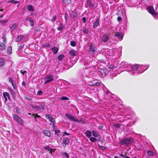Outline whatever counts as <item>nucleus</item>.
Masks as SVG:
<instances>
[{"mask_svg": "<svg viewBox=\"0 0 158 158\" xmlns=\"http://www.w3.org/2000/svg\"><path fill=\"white\" fill-rule=\"evenodd\" d=\"M147 153L148 155L150 156H153L154 155V153L153 152L150 150H148L147 151Z\"/></svg>", "mask_w": 158, "mask_h": 158, "instance_id": "nucleus-33", "label": "nucleus"}, {"mask_svg": "<svg viewBox=\"0 0 158 158\" xmlns=\"http://www.w3.org/2000/svg\"><path fill=\"white\" fill-rule=\"evenodd\" d=\"M5 60L4 59L0 58V67H1L3 66L5 63Z\"/></svg>", "mask_w": 158, "mask_h": 158, "instance_id": "nucleus-30", "label": "nucleus"}, {"mask_svg": "<svg viewBox=\"0 0 158 158\" xmlns=\"http://www.w3.org/2000/svg\"><path fill=\"white\" fill-rule=\"evenodd\" d=\"M46 116L48 119H49V120L52 123V124H53V126H54V124H55V120L52 117V115H51V114H47L46 115Z\"/></svg>", "mask_w": 158, "mask_h": 158, "instance_id": "nucleus-10", "label": "nucleus"}, {"mask_svg": "<svg viewBox=\"0 0 158 158\" xmlns=\"http://www.w3.org/2000/svg\"><path fill=\"white\" fill-rule=\"evenodd\" d=\"M119 155L123 157L124 158L125 156H126V153L125 155H123V154H119Z\"/></svg>", "mask_w": 158, "mask_h": 158, "instance_id": "nucleus-57", "label": "nucleus"}, {"mask_svg": "<svg viewBox=\"0 0 158 158\" xmlns=\"http://www.w3.org/2000/svg\"><path fill=\"white\" fill-rule=\"evenodd\" d=\"M104 126H103V125H100L99 126V129H102L103 128V127Z\"/></svg>", "mask_w": 158, "mask_h": 158, "instance_id": "nucleus-60", "label": "nucleus"}, {"mask_svg": "<svg viewBox=\"0 0 158 158\" xmlns=\"http://www.w3.org/2000/svg\"><path fill=\"white\" fill-rule=\"evenodd\" d=\"M6 46L5 43L0 42V50L3 51L6 49Z\"/></svg>", "mask_w": 158, "mask_h": 158, "instance_id": "nucleus-13", "label": "nucleus"}, {"mask_svg": "<svg viewBox=\"0 0 158 158\" xmlns=\"http://www.w3.org/2000/svg\"><path fill=\"white\" fill-rule=\"evenodd\" d=\"M76 51L75 50L73 49L71 50L69 52L70 55L72 56H75L76 55Z\"/></svg>", "mask_w": 158, "mask_h": 158, "instance_id": "nucleus-24", "label": "nucleus"}, {"mask_svg": "<svg viewBox=\"0 0 158 158\" xmlns=\"http://www.w3.org/2000/svg\"><path fill=\"white\" fill-rule=\"evenodd\" d=\"M63 28L60 27L57 28V30L59 31H61L63 30Z\"/></svg>", "mask_w": 158, "mask_h": 158, "instance_id": "nucleus-55", "label": "nucleus"}, {"mask_svg": "<svg viewBox=\"0 0 158 158\" xmlns=\"http://www.w3.org/2000/svg\"><path fill=\"white\" fill-rule=\"evenodd\" d=\"M117 67V65L115 66L114 64H111L110 65L109 67V68L111 69H114Z\"/></svg>", "mask_w": 158, "mask_h": 158, "instance_id": "nucleus-32", "label": "nucleus"}, {"mask_svg": "<svg viewBox=\"0 0 158 158\" xmlns=\"http://www.w3.org/2000/svg\"><path fill=\"white\" fill-rule=\"evenodd\" d=\"M132 139L133 138L132 137L124 138L121 140L120 142V144H121L122 145H129L131 143V141Z\"/></svg>", "mask_w": 158, "mask_h": 158, "instance_id": "nucleus-2", "label": "nucleus"}, {"mask_svg": "<svg viewBox=\"0 0 158 158\" xmlns=\"http://www.w3.org/2000/svg\"><path fill=\"white\" fill-rule=\"evenodd\" d=\"M85 34H87L89 32V30L88 29H84L82 31Z\"/></svg>", "mask_w": 158, "mask_h": 158, "instance_id": "nucleus-38", "label": "nucleus"}, {"mask_svg": "<svg viewBox=\"0 0 158 158\" xmlns=\"http://www.w3.org/2000/svg\"><path fill=\"white\" fill-rule=\"evenodd\" d=\"M43 133L44 135L46 136L50 137L51 136V133L48 130H44Z\"/></svg>", "mask_w": 158, "mask_h": 158, "instance_id": "nucleus-16", "label": "nucleus"}, {"mask_svg": "<svg viewBox=\"0 0 158 158\" xmlns=\"http://www.w3.org/2000/svg\"><path fill=\"white\" fill-rule=\"evenodd\" d=\"M9 3H13L17 4L18 3V2L16 1L15 0H10L9 2Z\"/></svg>", "mask_w": 158, "mask_h": 158, "instance_id": "nucleus-39", "label": "nucleus"}, {"mask_svg": "<svg viewBox=\"0 0 158 158\" xmlns=\"http://www.w3.org/2000/svg\"><path fill=\"white\" fill-rule=\"evenodd\" d=\"M52 50L53 51V54H56L58 51V48L55 47H54L52 48Z\"/></svg>", "mask_w": 158, "mask_h": 158, "instance_id": "nucleus-23", "label": "nucleus"}, {"mask_svg": "<svg viewBox=\"0 0 158 158\" xmlns=\"http://www.w3.org/2000/svg\"><path fill=\"white\" fill-rule=\"evenodd\" d=\"M60 99L61 100H68L69 98L65 96H62L60 98Z\"/></svg>", "mask_w": 158, "mask_h": 158, "instance_id": "nucleus-41", "label": "nucleus"}, {"mask_svg": "<svg viewBox=\"0 0 158 158\" xmlns=\"http://www.w3.org/2000/svg\"><path fill=\"white\" fill-rule=\"evenodd\" d=\"M77 17V13L76 12H73L71 14V17L73 19H75Z\"/></svg>", "mask_w": 158, "mask_h": 158, "instance_id": "nucleus-26", "label": "nucleus"}, {"mask_svg": "<svg viewBox=\"0 0 158 158\" xmlns=\"http://www.w3.org/2000/svg\"><path fill=\"white\" fill-rule=\"evenodd\" d=\"M96 140H97V139L94 137H91L90 139V141L92 142H94Z\"/></svg>", "mask_w": 158, "mask_h": 158, "instance_id": "nucleus-40", "label": "nucleus"}, {"mask_svg": "<svg viewBox=\"0 0 158 158\" xmlns=\"http://www.w3.org/2000/svg\"><path fill=\"white\" fill-rule=\"evenodd\" d=\"M42 93L43 92L42 91L39 90L38 91L37 94H38V95H41L42 94Z\"/></svg>", "mask_w": 158, "mask_h": 158, "instance_id": "nucleus-52", "label": "nucleus"}, {"mask_svg": "<svg viewBox=\"0 0 158 158\" xmlns=\"http://www.w3.org/2000/svg\"><path fill=\"white\" fill-rule=\"evenodd\" d=\"M82 19L83 21V23H85L86 22V18L85 17H83Z\"/></svg>", "mask_w": 158, "mask_h": 158, "instance_id": "nucleus-56", "label": "nucleus"}, {"mask_svg": "<svg viewBox=\"0 0 158 158\" xmlns=\"http://www.w3.org/2000/svg\"><path fill=\"white\" fill-rule=\"evenodd\" d=\"M99 19L98 18L93 23V28H96L97 26L99 24Z\"/></svg>", "mask_w": 158, "mask_h": 158, "instance_id": "nucleus-19", "label": "nucleus"}, {"mask_svg": "<svg viewBox=\"0 0 158 158\" xmlns=\"http://www.w3.org/2000/svg\"><path fill=\"white\" fill-rule=\"evenodd\" d=\"M33 115H35V118H41V117L40 116L38 115L37 114H36L35 115L34 114H32Z\"/></svg>", "mask_w": 158, "mask_h": 158, "instance_id": "nucleus-46", "label": "nucleus"}, {"mask_svg": "<svg viewBox=\"0 0 158 158\" xmlns=\"http://www.w3.org/2000/svg\"><path fill=\"white\" fill-rule=\"evenodd\" d=\"M147 10L148 12L152 15H158V13L155 12L152 6H150L147 8Z\"/></svg>", "mask_w": 158, "mask_h": 158, "instance_id": "nucleus-3", "label": "nucleus"}, {"mask_svg": "<svg viewBox=\"0 0 158 158\" xmlns=\"http://www.w3.org/2000/svg\"><path fill=\"white\" fill-rule=\"evenodd\" d=\"M22 85L25 87V85H26V83H25V82L24 81H23L22 83Z\"/></svg>", "mask_w": 158, "mask_h": 158, "instance_id": "nucleus-59", "label": "nucleus"}, {"mask_svg": "<svg viewBox=\"0 0 158 158\" xmlns=\"http://www.w3.org/2000/svg\"><path fill=\"white\" fill-rule=\"evenodd\" d=\"M117 20L118 21H121L122 20V19L121 17H118L117 18Z\"/></svg>", "mask_w": 158, "mask_h": 158, "instance_id": "nucleus-53", "label": "nucleus"}, {"mask_svg": "<svg viewBox=\"0 0 158 158\" xmlns=\"http://www.w3.org/2000/svg\"><path fill=\"white\" fill-rule=\"evenodd\" d=\"M9 81L10 82H11V83H12L13 82L14 80L12 77H10L9 78Z\"/></svg>", "mask_w": 158, "mask_h": 158, "instance_id": "nucleus-48", "label": "nucleus"}, {"mask_svg": "<svg viewBox=\"0 0 158 158\" xmlns=\"http://www.w3.org/2000/svg\"><path fill=\"white\" fill-rule=\"evenodd\" d=\"M124 158H130V157L129 156H126Z\"/></svg>", "mask_w": 158, "mask_h": 158, "instance_id": "nucleus-64", "label": "nucleus"}, {"mask_svg": "<svg viewBox=\"0 0 158 158\" xmlns=\"http://www.w3.org/2000/svg\"><path fill=\"white\" fill-rule=\"evenodd\" d=\"M27 9L28 10L30 11H33L34 10V8L32 5H30L28 6L27 7Z\"/></svg>", "mask_w": 158, "mask_h": 158, "instance_id": "nucleus-31", "label": "nucleus"}, {"mask_svg": "<svg viewBox=\"0 0 158 158\" xmlns=\"http://www.w3.org/2000/svg\"><path fill=\"white\" fill-rule=\"evenodd\" d=\"M2 39H3V42H4L3 43H6V39L4 37H2Z\"/></svg>", "mask_w": 158, "mask_h": 158, "instance_id": "nucleus-58", "label": "nucleus"}, {"mask_svg": "<svg viewBox=\"0 0 158 158\" xmlns=\"http://www.w3.org/2000/svg\"><path fill=\"white\" fill-rule=\"evenodd\" d=\"M56 19V17L55 16L52 17V20L53 21H54Z\"/></svg>", "mask_w": 158, "mask_h": 158, "instance_id": "nucleus-54", "label": "nucleus"}, {"mask_svg": "<svg viewBox=\"0 0 158 158\" xmlns=\"http://www.w3.org/2000/svg\"><path fill=\"white\" fill-rule=\"evenodd\" d=\"M4 16V15H0V18H3Z\"/></svg>", "mask_w": 158, "mask_h": 158, "instance_id": "nucleus-63", "label": "nucleus"}, {"mask_svg": "<svg viewBox=\"0 0 158 158\" xmlns=\"http://www.w3.org/2000/svg\"><path fill=\"white\" fill-rule=\"evenodd\" d=\"M63 155L65 156L66 158H69V154L66 152H64L63 154Z\"/></svg>", "mask_w": 158, "mask_h": 158, "instance_id": "nucleus-42", "label": "nucleus"}, {"mask_svg": "<svg viewBox=\"0 0 158 158\" xmlns=\"http://www.w3.org/2000/svg\"><path fill=\"white\" fill-rule=\"evenodd\" d=\"M12 117L14 120L16 121L18 123L20 124H23V120L17 115L15 114H13Z\"/></svg>", "mask_w": 158, "mask_h": 158, "instance_id": "nucleus-5", "label": "nucleus"}, {"mask_svg": "<svg viewBox=\"0 0 158 158\" xmlns=\"http://www.w3.org/2000/svg\"><path fill=\"white\" fill-rule=\"evenodd\" d=\"M70 143V139L67 137H64L62 141V145L63 148H65L68 146Z\"/></svg>", "mask_w": 158, "mask_h": 158, "instance_id": "nucleus-4", "label": "nucleus"}, {"mask_svg": "<svg viewBox=\"0 0 158 158\" xmlns=\"http://www.w3.org/2000/svg\"><path fill=\"white\" fill-rule=\"evenodd\" d=\"M26 72H27L26 71V70H24V71H23V70H21L20 71V72L21 73V74H22L23 75H24V74L25 73H26Z\"/></svg>", "mask_w": 158, "mask_h": 158, "instance_id": "nucleus-49", "label": "nucleus"}, {"mask_svg": "<svg viewBox=\"0 0 158 158\" xmlns=\"http://www.w3.org/2000/svg\"><path fill=\"white\" fill-rule=\"evenodd\" d=\"M65 115L67 117V118L72 121H75L76 122H79V120L76 118L73 115H72L71 114H69L68 113H66Z\"/></svg>", "mask_w": 158, "mask_h": 158, "instance_id": "nucleus-7", "label": "nucleus"}, {"mask_svg": "<svg viewBox=\"0 0 158 158\" xmlns=\"http://www.w3.org/2000/svg\"><path fill=\"white\" fill-rule=\"evenodd\" d=\"M25 98L28 101H31L32 100V98L30 97H25Z\"/></svg>", "mask_w": 158, "mask_h": 158, "instance_id": "nucleus-45", "label": "nucleus"}, {"mask_svg": "<svg viewBox=\"0 0 158 158\" xmlns=\"http://www.w3.org/2000/svg\"><path fill=\"white\" fill-rule=\"evenodd\" d=\"M44 79L46 80L44 83V84H46L53 81L54 78H53V76L52 75H49L45 77Z\"/></svg>", "mask_w": 158, "mask_h": 158, "instance_id": "nucleus-6", "label": "nucleus"}, {"mask_svg": "<svg viewBox=\"0 0 158 158\" xmlns=\"http://www.w3.org/2000/svg\"><path fill=\"white\" fill-rule=\"evenodd\" d=\"M87 4L88 6L91 8H93L94 7V5L92 3L91 0H87Z\"/></svg>", "mask_w": 158, "mask_h": 158, "instance_id": "nucleus-17", "label": "nucleus"}, {"mask_svg": "<svg viewBox=\"0 0 158 158\" xmlns=\"http://www.w3.org/2000/svg\"><path fill=\"white\" fill-rule=\"evenodd\" d=\"M64 55L63 54H60V55L58 57V59L59 61H61L63 60L64 58Z\"/></svg>", "mask_w": 158, "mask_h": 158, "instance_id": "nucleus-28", "label": "nucleus"}, {"mask_svg": "<svg viewBox=\"0 0 158 158\" xmlns=\"http://www.w3.org/2000/svg\"><path fill=\"white\" fill-rule=\"evenodd\" d=\"M46 47H49L50 46V45L49 44H48L46 46H45Z\"/></svg>", "mask_w": 158, "mask_h": 158, "instance_id": "nucleus-62", "label": "nucleus"}, {"mask_svg": "<svg viewBox=\"0 0 158 158\" xmlns=\"http://www.w3.org/2000/svg\"><path fill=\"white\" fill-rule=\"evenodd\" d=\"M8 20L7 19H6L5 20H0V23L2 24H5L7 22H8Z\"/></svg>", "mask_w": 158, "mask_h": 158, "instance_id": "nucleus-37", "label": "nucleus"}, {"mask_svg": "<svg viewBox=\"0 0 158 158\" xmlns=\"http://www.w3.org/2000/svg\"><path fill=\"white\" fill-rule=\"evenodd\" d=\"M65 135H69L70 134L67 133L66 132H64L63 133V136Z\"/></svg>", "mask_w": 158, "mask_h": 158, "instance_id": "nucleus-51", "label": "nucleus"}, {"mask_svg": "<svg viewBox=\"0 0 158 158\" xmlns=\"http://www.w3.org/2000/svg\"><path fill=\"white\" fill-rule=\"evenodd\" d=\"M64 3L66 4H69L71 3V0H62Z\"/></svg>", "mask_w": 158, "mask_h": 158, "instance_id": "nucleus-34", "label": "nucleus"}, {"mask_svg": "<svg viewBox=\"0 0 158 158\" xmlns=\"http://www.w3.org/2000/svg\"><path fill=\"white\" fill-rule=\"evenodd\" d=\"M85 135L88 138H89L91 137V133L90 131L89 130H87L85 132Z\"/></svg>", "mask_w": 158, "mask_h": 158, "instance_id": "nucleus-27", "label": "nucleus"}, {"mask_svg": "<svg viewBox=\"0 0 158 158\" xmlns=\"http://www.w3.org/2000/svg\"><path fill=\"white\" fill-rule=\"evenodd\" d=\"M71 45L72 47H74L76 45V43L75 41H72L70 42Z\"/></svg>", "mask_w": 158, "mask_h": 158, "instance_id": "nucleus-36", "label": "nucleus"}, {"mask_svg": "<svg viewBox=\"0 0 158 158\" xmlns=\"http://www.w3.org/2000/svg\"><path fill=\"white\" fill-rule=\"evenodd\" d=\"M12 85L15 89H16V84H14V83H11Z\"/></svg>", "mask_w": 158, "mask_h": 158, "instance_id": "nucleus-47", "label": "nucleus"}, {"mask_svg": "<svg viewBox=\"0 0 158 158\" xmlns=\"http://www.w3.org/2000/svg\"><path fill=\"white\" fill-rule=\"evenodd\" d=\"M3 95L4 97H5V98L6 99V101L7 100L6 98L7 97L9 100H10V94L6 92H3Z\"/></svg>", "mask_w": 158, "mask_h": 158, "instance_id": "nucleus-21", "label": "nucleus"}, {"mask_svg": "<svg viewBox=\"0 0 158 158\" xmlns=\"http://www.w3.org/2000/svg\"><path fill=\"white\" fill-rule=\"evenodd\" d=\"M98 145L100 148L102 150H104L106 149V147L102 146H100L99 144H98Z\"/></svg>", "mask_w": 158, "mask_h": 158, "instance_id": "nucleus-43", "label": "nucleus"}, {"mask_svg": "<svg viewBox=\"0 0 158 158\" xmlns=\"http://www.w3.org/2000/svg\"><path fill=\"white\" fill-rule=\"evenodd\" d=\"M52 127H53V130L52 131H55V135H56L58 136V137H59L60 136L58 134H56V133H59L60 132V131L59 129H56V128L55 125V124H54V126H53V124Z\"/></svg>", "mask_w": 158, "mask_h": 158, "instance_id": "nucleus-15", "label": "nucleus"}, {"mask_svg": "<svg viewBox=\"0 0 158 158\" xmlns=\"http://www.w3.org/2000/svg\"><path fill=\"white\" fill-rule=\"evenodd\" d=\"M89 52L92 54H94L95 49V47L94 45L92 43L89 45Z\"/></svg>", "mask_w": 158, "mask_h": 158, "instance_id": "nucleus-8", "label": "nucleus"}, {"mask_svg": "<svg viewBox=\"0 0 158 158\" xmlns=\"http://www.w3.org/2000/svg\"><path fill=\"white\" fill-rule=\"evenodd\" d=\"M17 24L16 23H15L12 25L10 27V28L11 29V31H12L13 30H15L17 27Z\"/></svg>", "mask_w": 158, "mask_h": 158, "instance_id": "nucleus-29", "label": "nucleus"}, {"mask_svg": "<svg viewBox=\"0 0 158 158\" xmlns=\"http://www.w3.org/2000/svg\"><path fill=\"white\" fill-rule=\"evenodd\" d=\"M24 37V36L23 35H21L17 37L15 41L16 42H20L21 41Z\"/></svg>", "mask_w": 158, "mask_h": 158, "instance_id": "nucleus-18", "label": "nucleus"}, {"mask_svg": "<svg viewBox=\"0 0 158 158\" xmlns=\"http://www.w3.org/2000/svg\"><path fill=\"white\" fill-rule=\"evenodd\" d=\"M115 36L120 40H122L123 38V36L122 34L119 32H117L115 34Z\"/></svg>", "mask_w": 158, "mask_h": 158, "instance_id": "nucleus-12", "label": "nucleus"}, {"mask_svg": "<svg viewBox=\"0 0 158 158\" xmlns=\"http://www.w3.org/2000/svg\"><path fill=\"white\" fill-rule=\"evenodd\" d=\"M102 39L104 42L106 43L109 40V37L108 35L105 34L102 37Z\"/></svg>", "mask_w": 158, "mask_h": 158, "instance_id": "nucleus-11", "label": "nucleus"}, {"mask_svg": "<svg viewBox=\"0 0 158 158\" xmlns=\"http://www.w3.org/2000/svg\"><path fill=\"white\" fill-rule=\"evenodd\" d=\"M92 133L93 135L96 137H98V139L99 141L100 139V136L98 132L95 131H92Z\"/></svg>", "mask_w": 158, "mask_h": 158, "instance_id": "nucleus-9", "label": "nucleus"}, {"mask_svg": "<svg viewBox=\"0 0 158 158\" xmlns=\"http://www.w3.org/2000/svg\"><path fill=\"white\" fill-rule=\"evenodd\" d=\"M121 125L120 124H117L114 125V127L116 128H119Z\"/></svg>", "mask_w": 158, "mask_h": 158, "instance_id": "nucleus-44", "label": "nucleus"}, {"mask_svg": "<svg viewBox=\"0 0 158 158\" xmlns=\"http://www.w3.org/2000/svg\"><path fill=\"white\" fill-rule=\"evenodd\" d=\"M99 71L101 74V76L102 77H105L106 75L107 71L106 69H101Z\"/></svg>", "mask_w": 158, "mask_h": 158, "instance_id": "nucleus-14", "label": "nucleus"}, {"mask_svg": "<svg viewBox=\"0 0 158 158\" xmlns=\"http://www.w3.org/2000/svg\"><path fill=\"white\" fill-rule=\"evenodd\" d=\"M35 31L36 32L38 31H40V30L37 27H35Z\"/></svg>", "mask_w": 158, "mask_h": 158, "instance_id": "nucleus-50", "label": "nucleus"}, {"mask_svg": "<svg viewBox=\"0 0 158 158\" xmlns=\"http://www.w3.org/2000/svg\"><path fill=\"white\" fill-rule=\"evenodd\" d=\"M100 85V83L98 82H92V84H90L91 86H98L99 85Z\"/></svg>", "mask_w": 158, "mask_h": 158, "instance_id": "nucleus-35", "label": "nucleus"}, {"mask_svg": "<svg viewBox=\"0 0 158 158\" xmlns=\"http://www.w3.org/2000/svg\"><path fill=\"white\" fill-rule=\"evenodd\" d=\"M26 20L28 21L30 23V26H32L34 25V22L33 20L31 19V17H30L28 19H27Z\"/></svg>", "mask_w": 158, "mask_h": 158, "instance_id": "nucleus-22", "label": "nucleus"}, {"mask_svg": "<svg viewBox=\"0 0 158 158\" xmlns=\"http://www.w3.org/2000/svg\"><path fill=\"white\" fill-rule=\"evenodd\" d=\"M6 53L8 54H11L12 53V47L10 46L8 47L6 50Z\"/></svg>", "mask_w": 158, "mask_h": 158, "instance_id": "nucleus-25", "label": "nucleus"}, {"mask_svg": "<svg viewBox=\"0 0 158 158\" xmlns=\"http://www.w3.org/2000/svg\"><path fill=\"white\" fill-rule=\"evenodd\" d=\"M60 27H61L63 28V24L62 23H60Z\"/></svg>", "mask_w": 158, "mask_h": 158, "instance_id": "nucleus-61", "label": "nucleus"}, {"mask_svg": "<svg viewBox=\"0 0 158 158\" xmlns=\"http://www.w3.org/2000/svg\"><path fill=\"white\" fill-rule=\"evenodd\" d=\"M31 106L32 108L35 111H38L41 109H45V106L43 103H40V106H37V105L34 106L31 104Z\"/></svg>", "mask_w": 158, "mask_h": 158, "instance_id": "nucleus-1", "label": "nucleus"}, {"mask_svg": "<svg viewBox=\"0 0 158 158\" xmlns=\"http://www.w3.org/2000/svg\"><path fill=\"white\" fill-rule=\"evenodd\" d=\"M43 148L45 150H48L50 153H52L53 152V149H52L49 146H47L43 147Z\"/></svg>", "mask_w": 158, "mask_h": 158, "instance_id": "nucleus-20", "label": "nucleus"}]
</instances>
